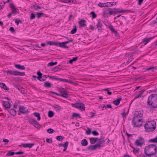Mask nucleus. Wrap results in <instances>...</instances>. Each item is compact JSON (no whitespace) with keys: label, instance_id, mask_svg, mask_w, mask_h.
Wrapping results in <instances>:
<instances>
[{"label":"nucleus","instance_id":"nucleus-1","mask_svg":"<svg viewBox=\"0 0 157 157\" xmlns=\"http://www.w3.org/2000/svg\"><path fill=\"white\" fill-rule=\"evenodd\" d=\"M144 151L147 156L153 155L157 153V147L154 144H150L145 147Z\"/></svg>","mask_w":157,"mask_h":157},{"label":"nucleus","instance_id":"nucleus-2","mask_svg":"<svg viewBox=\"0 0 157 157\" xmlns=\"http://www.w3.org/2000/svg\"><path fill=\"white\" fill-rule=\"evenodd\" d=\"M147 103L151 108H157V94H151L148 98Z\"/></svg>","mask_w":157,"mask_h":157},{"label":"nucleus","instance_id":"nucleus-3","mask_svg":"<svg viewBox=\"0 0 157 157\" xmlns=\"http://www.w3.org/2000/svg\"><path fill=\"white\" fill-rule=\"evenodd\" d=\"M144 126L146 132L153 131L156 128V122L154 120L147 121Z\"/></svg>","mask_w":157,"mask_h":157},{"label":"nucleus","instance_id":"nucleus-4","mask_svg":"<svg viewBox=\"0 0 157 157\" xmlns=\"http://www.w3.org/2000/svg\"><path fill=\"white\" fill-rule=\"evenodd\" d=\"M143 120L141 118H132V124L134 127H140L143 124Z\"/></svg>","mask_w":157,"mask_h":157},{"label":"nucleus","instance_id":"nucleus-5","mask_svg":"<svg viewBox=\"0 0 157 157\" xmlns=\"http://www.w3.org/2000/svg\"><path fill=\"white\" fill-rule=\"evenodd\" d=\"M72 106L74 108L79 109L81 111H83L85 109L84 104L81 102L72 104Z\"/></svg>","mask_w":157,"mask_h":157},{"label":"nucleus","instance_id":"nucleus-6","mask_svg":"<svg viewBox=\"0 0 157 157\" xmlns=\"http://www.w3.org/2000/svg\"><path fill=\"white\" fill-rule=\"evenodd\" d=\"M145 140L143 138L140 137L138 139H137L135 142V145L137 146L142 147L144 144Z\"/></svg>","mask_w":157,"mask_h":157},{"label":"nucleus","instance_id":"nucleus-7","mask_svg":"<svg viewBox=\"0 0 157 157\" xmlns=\"http://www.w3.org/2000/svg\"><path fill=\"white\" fill-rule=\"evenodd\" d=\"M37 74L38 76H37V79L39 81L43 82L46 80L47 78L46 75H45L42 76V74L41 73L40 71H39L37 72Z\"/></svg>","mask_w":157,"mask_h":157},{"label":"nucleus","instance_id":"nucleus-8","mask_svg":"<svg viewBox=\"0 0 157 157\" xmlns=\"http://www.w3.org/2000/svg\"><path fill=\"white\" fill-rule=\"evenodd\" d=\"M7 74L15 76L19 75V72L17 71L8 70L5 71Z\"/></svg>","mask_w":157,"mask_h":157},{"label":"nucleus","instance_id":"nucleus-9","mask_svg":"<svg viewBox=\"0 0 157 157\" xmlns=\"http://www.w3.org/2000/svg\"><path fill=\"white\" fill-rule=\"evenodd\" d=\"M20 112L22 114H27L29 112L28 109H25V107L23 106H19Z\"/></svg>","mask_w":157,"mask_h":157},{"label":"nucleus","instance_id":"nucleus-10","mask_svg":"<svg viewBox=\"0 0 157 157\" xmlns=\"http://www.w3.org/2000/svg\"><path fill=\"white\" fill-rule=\"evenodd\" d=\"M29 123L36 127L40 126L38 122L34 119H32L29 121Z\"/></svg>","mask_w":157,"mask_h":157},{"label":"nucleus","instance_id":"nucleus-11","mask_svg":"<svg viewBox=\"0 0 157 157\" xmlns=\"http://www.w3.org/2000/svg\"><path fill=\"white\" fill-rule=\"evenodd\" d=\"M143 116V114L142 113L141 111H136L134 114V116L133 117V118H141Z\"/></svg>","mask_w":157,"mask_h":157},{"label":"nucleus","instance_id":"nucleus-12","mask_svg":"<svg viewBox=\"0 0 157 157\" xmlns=\"http://www.w3.org/2000/svg\"><path fill=\"white\" fill-rule=\"evenodd\" d=\"M109 29H110L112 33H113L115 36L118 37L119 36V34L115 30V29L113 27L112 25H110L109 27Z\"/></svg>","mask_w":157,"mask_h":157},{"label":"nucleus","instance_id":"nucleus-13","mask_svg":"<svg viewBox=\"0 0 157 157\" xmlns=\"http://www.w3.org/2000/svg\"><path fill=\"white\" fill-rule=\"evenodd\" d=\"M9 6L12 10V13H13L16 14L17 13H18V12L16 10L13 3H11L10 4Z\"/></svg>","mask_w":157,"mask_h":157},{"label":"nucleus","instance_id":"nucleus-14","mask_svg":"<svg viewBox=\"0 0 157 157\" xmlns=\"http://www.w3.org/2000/svg\"><path fill=\"white\" fill-rule=\"evenodd\" d=\"M2 105L6 109H10V104L9 102L7 101H2Z\"/></svg>","mask_w":157,"mask_h":157},{"label":"nucleus","instance_id":"nucleus-15","mask_svg":"<svg viewBox=\"0 0 157 157\" xmlns=\"http://www.w3.org/2000/svg\"><path fill=\"white\" fill-rule=\"evenodd\" d=\"M118 13V10L116 9H114L113 10H110L109 11V15H115V14Z\"/></svg>","mask_w":157,"mask_h":157},{"label":"nucleus","instance_id":"nucleus-16","mask_svg":"<svg viewBox=\"0 0 157 157\" xmlns=\"http://www.w3.org/2000/svg\"><path fill=\"white\" fill-rule=\"evenodd\" d=\"M122 100V98L121 97H118V98L115 100L113 101V103L116 105H118L121 101Z\"/></svg>","mask_w":157,"mask_h":157},{"label":"nucleus","instance_id":"nucleus-17","mask_svg":"<svg viewBox=\"0 0 157 157\" xmlns=\"http://www.w3.org/2000/svg\"><path fill=\"white\" fill-rule=\"evenodd\" d=\"M14 66L17 69L22 70H24L25 68V67L24 66L21 65L20 64H16L14 65Z\"/></svg>","mask_w":157,"mask_h":157},{"label":"nucleus","instance_id":"nucleus-18","mask_svg":"<svg viewBox=\"0 0 157 157\" xmlns=\"http://www.w3.org/2000/svg\"><path fill=\"white\" fill-rule=\"evenodd\" d=\"M47 44L50 45H55L58 46V44L57 42H53L52 41H48L46 44Z\"/></svg>","mask_w":157,"mask_h":157},{"label":"nucleus","instance_id":"nucleus-19","mask_svg":"<svg viewBox=\"0 0 157 157\" xmlns=\"http://www.w3.org/2000/svg\"><path fill=\"white\" fill-rule=\"evenodd\" d=\"M60 96L64 98H67L68 96V92L65 90L61 94H60Z\"/></svg>","mask_w":157,"mask_h":157},{"label":"nucleus","instance_id":"nucleus-20","mask_svg":"<svg viewBox=\"0 0 157 157\" xmlns=\"http://www.w3.org/2000/svg\"><path fill=\"white\" fill-rule=\"evenodd\" d=\"M0 87L6 90H9V88L7 87L4 83L0 82Z\"/></svg>","mask_w":157,"mask_h":157},{"label":"nucleus","instance_id":"nucleus-21","mask_svg":"<svg viewBox=\"0 0 157 157\" xmlns=\"http://www.w3.org/2000/svg\"><path fill=\"white\" fill-rule=\"evenodd\" d=\"M44 85L45 87L47 88H50L52 86V85L50 82H44Z\"/></svg>","mask_w":157,"mask_h":157},{"label":"nucleus","instance_id":"nucleus-22","mask_svg":"<svg viewBox=\"0 0 157 157\" xmlns=\"http://www.w3.org/2000/svg\"><path fill=\"white\" fill-rule=\"evenodd\" d=\"M145 91V90H142L139 91V94L136 95L134 99H136L138 98L141 97L143 92Z\"/></svg>","mask_w":157,"mask_h":157},{"label":"nucleus","instance_id":"nucleus-23","mask_svg":"<svg viewBox=\"0 0 157 157\" xmlns=\"http://www.w3.org/2000/svg\"><path fill=\"white\" fill-rule=\"evenodd\" d=\"M111 3L110 2H107V3H102L101 2H100L98 4V6L100 7H104L106 6H108V5H107V4H111Z\"/></svg>","mask_w":157,"mask_h":157},{"label":"nucleus","instance_id":"nucleus-24","mask_svg":"<svg viewBox=\"0 0 157 157\" xmlns=\"http://www.w3.org/2000/svg\"><path fill=\"white\" fill-rule=\"evenodd\" d=\"M110 10H111V9L109 8L103 11V16L104 17H108V15L109 14V11Z\"/></svg>","mask_w":157,"mask_h":157},{"label":"nucleus","instance_id":"nucleus-25","mask_svg":"<svg viewBox=\"0 0 157 157\" xmlns=\"http://www.w3.org/2000/svg\"><path fill=\"white\" fill-rule=\"evenodd\" d=\"M86 21L85 20H82L78 22L79 24L81 27H83L86 25L85 24Z\"/></svg>","mask_w":157,"mask_h":157},{"label":"nucleus","instance_id":"nucleus-26","mask_svg":"<svg viewBox=\"0 0 157 157\" xmlns=\"http://www.w3.org/2000/svg\"><path fill=\"white\" fill-rule=\"evenodd\" d=\"M58 44L59 46L61 47L62 48H68V47H67L65 44L64 42L61 43H59L58 42Z\"/></svg>","mask_w":157,"mask_h":157},{"label":"nucleus","instance_id":"nucleus-27","mask_svg":"<svg viewBox=\"0 0 157 157\" xmlns=\"http://www.w3.org/2000/svg\"><path fill=\"white\" fill-rule=\"evenodd\" d=\"M81 144L83 146H86L88 145V142L86 139H84L81 141Z\"/></svg>","mask_w":157,"mask_h":157},{"label":"nucleus","instance_id":"nucleus-28","mask_svg":"<svg viewBox=\"0 0 157 157\" xmlns=\"http://www.w3.org/2000/svg\"><path fill=\"white\" fill-rule=\"evenodd\" d=\"M152 39V38H145L143 39L142 41L143 42H146V43L144 44V45H145L150 40Z\"/></svg>","mask_w":157,"mask_h":157},{"label":"nucleus","instance_id":"nucleus-29","mask_svg":"<svg viewBox=\"0 0 157 157\" xmlns=\"http://www.w3.org/2000/svg\"><path fill=\"white\" fill-rule=\"evenodd\" d=\"M53 108L56 110L57 111H59L61 109V107L59 105H55L53 106Z\"/></svg>","mask_w":157,"mask_h":157},{"label":"nucleus","instance_id":"nucleus-30","mask_svg":"<svg viewBox=\"0 0 157 157\" xmlns=\"http://www.w3.org/2000/svg\"><path fill=\"white\" fill-rule=\"evenodd\" d=\"M148 142L150 143H157V136L155 138L152 139H150L148 140Z\"/></svg>","mask_w":157,"mask_h":157},{"label":"nucleus","instance_id":"nucleus-31","mask_svg":"<svg viewBox=\"0 0 157 157\" xmlns=\"http://www.w3.org/2000/svg\"><path fill=\"white\" fill-rule=\"evenodd\" d=\"M34 115L36 117H37V120L40 121V115L39 113L37 112H34L33 113Z\"/></svg>","mask_w":157,"mask_h":157},{"label":"nucleus","instance_id":"nucleus-32","mask_svg":"<svg viewBox=\"0 0 157 157\" xmlns=\"http://www.w3.org/2000/svg\"><path fill=\"white\" fill-rule=\"evenodd\" d=\"M77 31V27L76 25L74 26L73 29L71 31V33L72 34H74L76 33Z\"/></svg>","mask_w":157,"mask_h":157},{"label":"nucleus","instance_id":"nucleus-33","mask_svg":"<svg viewBox=\"0 0 157 157\" xmlns=\"http://www.w3.org/2000/svg\"><path fill=\"white\" fill-rule=\"evenodd\" d=\"M10 113L13 116H15L16 114V111L14 109H11L10 111Z\"/></svg>","mask_w":157,"mask_h":157},{"label":"nucleus","instance_id":"nucleus-34","mask_svg":"<svg viewBox=\"0 0 157 157\" xmlns=\"http://www.w3.org/2000/svg\"><path fill=\"white\" fill-rule=\"evenodd\" d=\"M90 143L92 144H94L96 142V139L95 137H92L90 138Z\"/></svg>","mask_w":157,"mask_h":157},{"label":"nucleus","instance_id":"nucleus-35","mask_svg":"<svg viewBox=\"0 0 157 157\" xmlns=\"http://www.w3.org/2000/svg\"><path fill=\"white\" fill-rule=\"evenodd\" d=\"M72 117H79L81 118L80 115L78 113H73L72 116Z\"/></svg>","mask_w":157,"mask_h":157},{"label":"nucleus","instance_id":"nucleus-36","mask_svg":"<svg viewBox=\"0 0 157 157\" xmlns=\"http://www.w3.org/2000/svg\"><path fill=\"white\" fill-rule=\"evenodd\" d=\"M132 148H133V151L134 154H136L139 152L140 149L139 148H135L134 147H132Z\"/></svg>","mask_w":157,"mask_h":157},{"label":"nucleus","instance_id":"nucleus-37","mask_svg":"<svg viewBox=\"0 0 157 157\" xmlns=\"http://www.w3.org/2000/svg\"><path fill=\"white\" fill-rule=\"evenodd\" d=\"M32 7H34L35 10H38L39 9H41V7L40 6H37L36 4L33 5Z\"/></svg>","mask_w":157,"mask_h":157},{"label":"nucleus","instance_id":"nucleus-38","mask_svg":"<svg viewBox=\"0 0 157 157\" xmlns=\"http://www.w3.org/2000/svg\"><path fill=\"white\" fill-rule=\"evenodd\" d=\"M78 57H74L73 59H71L69 60V63H72L73 62L76 61L77 59H78Z\"/></svg>","mask_w":157,"mask_h":157},{"label":"nucleus","instance_id":"nucleus-39","mask_svg":"<svg viewBox=\"0 0 157 157\" xmlns=\"http://www.w3.org/2000/svg\"><path fill=\"white\" fill-rule=\"evenodd\" d=\"M15 154V153L13 151H10L9 152L7 153L6 154V156H12L13 155Z\"/></svg>","mask_w":157,"mask_h":157},{"label":"nucleus","instance_id":"nucleus-40","mask_svg":"<svg viewBox=\"0 0 157 157\" xmlns=\"http://www.w3.org/2000/svg\"><path fill=\"white\" fill-rule=\"evenodd\" d=\"M54 114V113L52 111H50L48 113V116L49 117H53Z\"/></svg>","mask_w":157,"mask_h":157},{"label":"nucleus","instance_id":"nucleus-41","mask_svg":"<svg viewBox=\"0 0 157 157\" xmlns=\"http://www.w3.org/2000/svg\"><path fill=\"white\" fill-rule=\"evenodd\" d=\"M57 63V62H52L48 63V66H52L53 65H56Z\"/></svg>","mask_w":157,"mask_h":157},{"label":"nucleus","instance_id":"nucleus-42","mask_svg":"<svg viewBox=\"0 0 157 157\" xmlns=\"http://www.w3.org/2000/svg\"><path fill=\"white\" fill-rule=\"evenodd\" d=\"M90 14L92 15V19L95 18L97 16V15L94 11L91 12L90 13Z\"/></svg>","mask_w":157,"mask_h":157},{"label":"nucleus","instance_id":"nucleus-43","mask_svg":"<svg viewBox=\"0 0 157 157\" xmlns=\"http://www.w3.org/2000/svg\"><path fill=\"white\" fill-rule=\"evenodd\" d=\"M156 70V67H154L148 68L146 69V70L147 71H149V70H151L153 71L154 72V71Z\"/></svg>","mask_w":157,"mask_h":157},{"label":"nucleus","instance_id":"nucleus-44","mask_svg":"<svg viewBox=\"0 0 157 157\" xmlns=\"http://www.w3.org/2000/svg\"><path fill=\"white\" fill-rule=\"evenodd\" d=\"M102 23H101L100 21H98L97 25V26L98 28H101L102 26Z\"/></svg>","mask_w":157,"mask_h":157},{"label":"nucleus","instance_id":"nucleus-45","mask_svg":"<svg viewBox=\"0 0 157 157\" xmlns=\"http://www.w3.org/2000/svg\"><path fill=\"white\" fill-rule=\"evenodd\" d=\"M56 139L59 141H62L63 139V137L61 136H58L56 137Z\"/></svg>","mask_w":157,"mask_h":157},{"label":"nucleus","instance_id":"nucleus-46","mask_svg":"<svg viewBox=\"0 0 157 157\" xmlns=\"http://www.w3.org/2000/svg\"><path fill=\"white\" fill-rule=\"evenodd\" d=\"M59 1L66 3H71V1L70 0H59Z\"/></svg>","mask_w":157,"mask_h":157},{"label":"nucleus","instance_id":"nucleus-47","mask_svg":"<svg viewBox=\"0 0 157 157\" xmlns=\"http://www.w3.org/2000/svg\"><path fill=\"white\" fill-rule=\"evenodd\" d=\"M35 144L34 143H27L26 146L27 147H29V148H31Z\"/></svg>","mask_w":157,"mask_h":157},{"label":"nucleus","instance_id":"nucleus-48","mask_svg":"<svg viewBox=\"0 0 157 157\" xmlns=\"http://www.w3.org/2000/svg\"><path fill=\"white\" fill-rule=\"evenodd\" d=\"M126 111V109L125 108H124L123 109V112L122 114V117H123L124 115L125 116L126 115H127L128 113V112H129V109H128V111L127 112V113H125V111Z\"/></svg>","mask_w":157,"mask_h":157},{"label":"nucleus","instance_id":"nucleus-49","mask_svg":"<svg viewBox=\"0 0 157 157\" xmlns=\"http://www.w3.org/2000/svg\"><path fill=\"white\" fill-rule=\"evenodd\" d=\"M87 148L89 150H94L93 145H90V146H89L87 147Z\"/></svg>","mask_w":157,"mask_h":157},{"label":"nucleus","instance_id":"nucleus-50","mask_svg":"<svg viewBox=\"0 0 157 157\" xmlns=\"http://www.w3.org/2000/svg\"><path fill=\"white\" fill-rule=\"evenodd\" d=\"M93 145L94 150L97 148H100L101 147V146H100L99 144H97Z\"/></svg>","mask_w":157,"mask_h":157},{"label":"nucleus","instance_id":"nucleus-51","mask_svg":"<svg viewBox=\"0 0 157 157\" xmlns=\"http://www.w3.org/2000/svg\"><path fill=\"white\" fill-rule=\"evenodd\" d=\"M61 93V94L64 91V90H65V89L62 88V87H61V88H58L57 89Z\"/></svg>","mask_w":157,"mask_h":157},{"label":"nucleus","instance_id":"nucleus-52","mask_svg":"<svg viewBox=\"0 0 157 157\" xmlns=\"http://www.w3.org/2000/svg\"><path fill=\"white\" fill-rule=\"evenodd\" d=\"M15 23H16L17 25H18V24L20 22H21V23L22 22H21V20L20 19H15Z\"/></svg>","mask_w":157,"mask_h":157},{"label":"nucleus","instance_id":"nucleus-53","mask_svg":"<svg viewBox=\"0 0 157 157\" xmlns=\"http://www.w3.org/2000/svg\"><path fill=\"white\" fill-rule=\"evenodd\" d=\"M105 90L107 92V94L109 95H111L112 94V93L111 92L109 91L108 88H105L103 90Z\"/></svg>","mask_w":157,"mask_h":157},{"label":"nucleus","instance_id":"nucleus-54","mask_svg":"<svg viewBox=\"0 0 157 157\" xmlns=\"http://www.w3.org/2000/svg\"><path fill=\"white\" fill-rule=\"evenodd\" d=\"M92 134L94 136H98L99 135V133L96 131L94 130L92 132Z\"/></svg>","mask_w":157,"mask_h":157},{"label":"nucleus","instance_id":"nucleus-55","mask_svg":"<svg viewBox=\"0 0 157 157\" xmlns=\"http://www.w3.org/2000/svg\"><path fill=\"white\" fill-rule=\"evenodd\" d=\"M59 69V67L58 66L56 67H55L54 68L52 69V71H54L55 72H56L57 71H58Z\"/></svg>","mask_w":157,"mask_h":157},{"label":"nucleus","instance_id":"nucleus-56","mask_svg":"<svg viewBox=\"0 0 157 157\" xmlns=\"http://www.w3.org/2000/svg\"><path fill=\"white\" fill-rule=\"evenodd\" d=\"M47 131L49 133H52L54 132V130L51 128L48 129Z\"/></svg>","mask_w":157,"mask_h":157},{"label":"nucleus","instance_id":"nucleus-57","mask_svg":"<svg viewBox=\"0 0 157 157\" xmlns=\"http://www.w3.org/2000/svg\"><path fill=\"white\" fill-rule=\"evenodd\" d=\"M67 79H63L62 78H58V80H59L60 82H67Z\"/></svg>","mask_w":157,"mask_h":157},{"label":"nucleus","instance_id":"nucleus-58","mask_svg":"<svg viewBox=\"0 0 157 157\" xmlns=\"http://www.w3.org/2000/svg\"><path fill=\"white\" fill-rule=\"evenodd\" d=\"M91 132V129L90 128H88L86 132V133L87 135H90Z\"/></svg>","mask_w":157,"mask_h":157},{"label":"nucleus","instance_id":"nucleus-59","mask_svg":"<svg viewBox=\"0 0 157 157\" xmlns=\"http://www.w3.org/2000/svg\"><path fill=\"white\" fill-rule=\"evenodd\" d=\"M43 13L41 12H37V16L38 18H40L41 16V15L43 14Z\"/></svg>","mask_w":157,"mask_h":157},{"label":"nucleus","instance_id":"nucleus-60","mask_svg":"<svg viewBox=\"0 0 157 157\" xmlns=\"http://www.w3.org/2000/svg\"><path fill=\"white\" fill-rule=\"evenodd\" d=\"M35 14L33 13H32L31 14L30 19L32 20L35 18Z\"/></svg>","mask_w":157,"mask_h":157},{"label":"nucleus","instance_id":"nucleus-61","mask_svg":"<svg viewBox=\"0 0 157 157\" xmlns=\"http://www.w3.org/2000/svg\"><path fill=\"white\" fill-rule=\"evenodd\" d=\"M68 145V142L67 141L64 144H62V146H63L64 147H67Z\"/></svg>","mask_w":157,"mask_h":157},{"label":"nucleus","instance_id":"nucleus-62","mask_svg":"<svg viewBox=\"0 0 157 157\" xmlns=\"http://www.w3.org/2000/svg\"><path fill=\"white\" fill-rule=\"evenodd\" d=\"M9 30L11 31L12 33H14L15 32V30L13 27H11L9 29Z\"/></svg>","mask_w":157,"mask_h":157},{"label":"nucleus","instance_id":"nucleus-63","mask_svg":"<svg viewBox=\"0 0 157 157\" xmlns=\"http://www.w3.org/2000/svg\"><path fill=\"white\" fill-rule=\"evenodd\" d=\"M46 142L49 143H52V139L47 138L46 140Z\"/></svg>","mask_w":157,"mask_h":157},{"label":"nucleus","instance_id":"nucleus-64","mask_svg":"<svg viewBox=\"0 0 157 157\" xmlns=\"http://www.w3.org/2000/svg\"><path fill=\"white\" fill-rule=\"evenodd\" d=\"M138 4L139 6H140L142 2H143L144 0H138Z\"/></svg>","mask_w":157,"mask_h":157}]
</instances>
